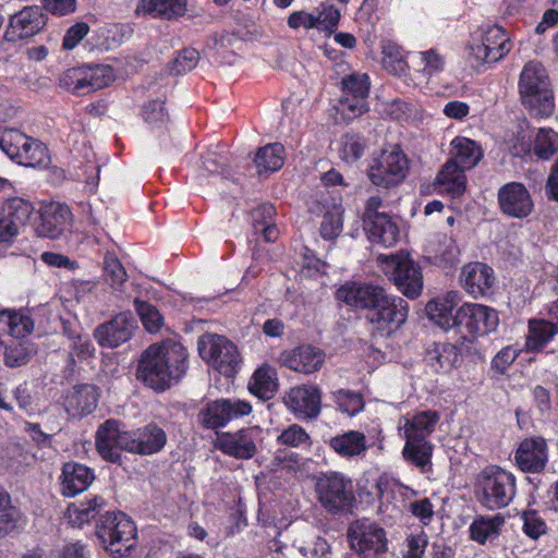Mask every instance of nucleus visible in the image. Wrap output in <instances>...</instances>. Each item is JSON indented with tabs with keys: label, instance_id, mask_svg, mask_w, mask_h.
Returning <instances> with one entry per match:
<instances>
[{
	"label": "nucleus",
	"instance_id": "e433bc0d",
	"mask_svg": "<svg viewBox=\"0 0 558 558\" xmlns=\"http://www.w3.org/2000/svg\"><path fill=\"white\" fill-rule=\"evenodd\" d=\"M415 70L424 78H432L445 70L446 57L438 48L410 53Z\"/></svg>",
	"mask_w": 558,
	"mask_h": 558
},
{
	"label": "nucleus",
	"instance_id": "bf43d9fd",
	"mask_svg": "<svg viewBox=\"0 0 558 558\" xmlns=\"http://www.w3.org/2000/svg\"><path fill=\"white\" fill-rule=\"evenodd\" d=\"M333 396L339 409L350 416L357 414L364 408L363 397L357 392L341 389Z\"/></svg>",
	"mask_w": 558,
	"mask_h": 558
},
{
	"label": "nucleus",
	"instance_id": "c85d7f7f",
	"mask_svg": "<svg viewBox=\"0 0 558 558\" xmlns=\"http://www.w3.org/2000/svg\"><path fill=\"white\" fill-rule=\"evenodd\" d=\"M47 22V17L39 7H27L12 15L4 26L3 35H37Z\"/></svg>",
	"mask_w": 558,
	"mask_h": 558
},
{
	"label": "nucleus",
	"instance_id": "f3484780",
	"mask_svg": "<svg viewBox=\"0 0 558 558\" xmlns=\"http://www.w3.org/2000/svg\"><path fill=\"white\" fill-rule=\"evenodd\" d=\"M500 211L517 219L529 217L534 210L531 193L523 183L509 182L504 184L497 193Z\"/></svg>",
	"mask_w": 558,
	"mask_h": 558
},
{
	"label": "nucleus",
	"instance_id": "ea45409f",
	"mask_svg": "<svg viewBox=\"0 0 558 558\" xmlns=\"http://www.w3.org/2000/svg\"><path fill=\"white\" fill-rule=\"evenodd\" d=\"M136 11L170 20L186 13L187 0H141Z\"/></svg>",
	"mask_w": 558,
	"mask_h": 558
},
{
	"label": "nucleus",
	"instance_id": "423d86ee",
	"mask_svg": "<svg viewBox=\"0 0 558 558\" xmlns=\"http://www.w3.org/2000/svg\"><path fill=\"white\" fill-rule=\"evenodd\" d=\"M197 345L202 359L220 374L231 377L238 372L241 361L238 348L226 337L205 333L199 337Z\"/></svg>",
	"mask_w": 558,
	"mask_h": 558
},
{
	"label": "nucleus",
	"instance_id": "c9c22d12",
	"mask_svg": "<svg viewBox=\"0 0 558 558\" xmlns=\"http://www.w3.org/2000/svg\"><path fill=\"white\" fill-rule=\"evenodd\" d=\"M34 330V320L25 311H0V331L14 338H25Z\"/></svg>",
	"mask_w": 558,
	"mask_h": 558
},
{
	"label": "nucleus",
	"instance_id": "6e6d98bb",
	"mask_svg": "<svg viewBox=\"0 0 558 558\" xmlns=\"http://www.w3.org/2000/svg\"><path fill=\"white\" fill-rule=\"evenodd\" d=\"M365 142L355 135H344L338 148L339 157L347 163L356 162L365 151Z\"/></svg>",
	"mask_w": 558,
	"mask_h": 558
},
{
	"label": "nucleus",
	"instance_id": "3c124183",
	"mask_svg": "<svg viewBox=\"0 0 558 558\" xmlns=\"http://www.w3.org/2000/svg\"><path fill=\"white\" fill-rule=\"evenodd\" d=\"M429 252L433 254L435 263L441 266L452 265L459 255L454 240L447 235L439 238L436 243H430Z\"/></svg>",
	"mask_w": 558,
	"mask_h": 558
},
{
	"label": "nucleus",
	"instance_id": "6e6552de",
	"mask_svg": "<svg viewBox=\"0 0 558 558\" xmlns=\"http://www.w3.org/2000/svg\"><path fill=\"white\" fill-rule=\"evenodd\" d=\"M409 171V159L398 147L384 149L373 158L368 168L371 182L379 187L389 189L403 182Z\"/></svg>",
	"mask_w": 558,
	"mask_h": 558
},
{
	"label": "nucleus",
	"instance_id": "13d9d810",
	"mask_svg": "<svg viewBox=\"0 0 558 558\" xmlns=\"http://www.w3.org/2000/svg\"><path fill=\"white\" fill-rule=\"evenodd\" d=\"M134 304L144 327L149 332H157L163 323V318L159 311L151 304L144 301L135 300Z\"/></svg>",
	"mask_w": 558,
	"mask_h": 558
},
{
	"label": "nucleus",
	"instance_id": "2eb2a0df",
	"mask_svg": "<svg viewBox=\"0 0 558 558\" xmlns=\"http://www.w3.org/2000/svg\"><path fill=\"white\" fill-rule=\"evenodd\" d=\"M262 440V428L252 426L235 433H222L217 437V448L235 459H251L257 451V444Z\"/></svg>",
	"mask_w": 558,
	"mask_h": 558
},
{
	"label": "nucleus",
	"instance_id": "ddd939ff",
	"mask_svg": "<svg viewBox=\"0 0 558 558\" xmlns=\"http://www.w3.org/2000/svg\"><path fill=\"white\" fill-rule=\"evenodd\" d=\"M343 95L338 111L347 120L355 119L367 111L366 98L369 93V77L365 73H351L342 78Z\"/></svg>",
	"mask_w": 558,
	"mask_h": 558
},
{
	"label": "nucleus",
	"instance_id": "0eeeda50",
	"mask_svg": "<svg viewBox=\"0 0 558 558\" xmlns=\"http://www.w3.org/2000/svg\"><path fill=\"white\" fill-rule=\"evenodd\" d=\"M482 504L489 509L506 507L514 497L515 478L500 468H486L478 477Z\"/></svg>",
	"mask_w": 558,
	"mask_h": 558
},
{
	"label": "nucleus",
	"instance_id": "338daca9",
	"mask_svg": "<svg viewBox=\"0 0 558 558\" xmlns=\"http://www.w3.org/2000/svg\"><path fill=\"white\" fill-rule=\"evenodd\" d=\"M199 59V53L193 48L183 49L180 54L174 59L172 71L175 74H181L192 70L196 66Z\"/></svg>",
	"mask_w": 558,
	"mask_h": 558
},
{
	"label": "nucleus",
	"instance_id": "58836bf2",
	"mask_svg": "<svg viewBox=\"0 0 558 558\" xmlns=\"http://www.w3.org/2000/svg\"><path fill=\"white\" fill-rule=\"evenodd\" d=\"M329 446L343 458L357 457L367 450L366 437L359 430H349L331 437Z\"/></svg>",
	"mask_w": 558,
	"mask_h": 558
},
{
	"label": "nucleus",
	"instance_id": "bb28decb",
	"mask_svg": "<svg viewBox=\"0 0 558 558\" xmlns=\"http://www.w3.org/2000/svg\"><path fill=\"white\" fill-rule=\"evenodd\" d=\"M515 462L524 472H539L547 462V446L542 437L525 438L515 451Z\"/></svg>",
	"mask_w": 558,
	"mask_h": 558
},
{
	"label": "nucleus",
	"instance_id": "412c9836",
	"mask_svg": "<svg viewBox=\"0 0 558 558\" xmlns=\"http://www.w3.org/2000/svg\"><path fill=\"white\" fill-rule=\"evenodd\" d=\"M72 223V213L65 204L50 203L41 207L40 221L36 227L39 236L57 239L68 231Z\"/></svg>",
	"mask_w": 558,
	"mask_h": 558
},
{
	"label": "nucleus",
	"instance_id": "0e129e2a",
	"mask_svg": "<svg viewBox=\"0 0 558 558\" xmlns=\"http://www.w3.org/2000/svg\"><path fill=\"white\" fill-rule=\"evenodd\" d=\"M277 441L280 445L289 447H300L308 444L310 435L302 426L293 424L282 430V433L277 437Z\"/></svg>",
	"mask_w": 558,
	"mask_h": 558
},
{
	"label": "nucleus",
	"instance_id": "6ab92c4d",
	"mask_svg": "<svg viewBox=\"0 0 558 558\" xmlns=\"http://www.w3.org/2000/svg\"><path fill=\"white\" fill-rule=\"evenodd\" d=\"M283 402L295 416L314 418L320 412L322 393L317 386L300 385L284 395Z\"/></svg>",
	"mask_w": 558,
	"mask_h": 558
},
{
	"label": "nucleus",
	"instance_id": "c03bdc74",
	"mask_svg": "<svg viewBox=\"0 0 558 558\" xmlns=\"http://www.w3.org/2000/svg\"><path fill=\"white\" fill-rule=\"evenodd\" d=\"M433 451L434 446L430 441H405L402 457L422 472H427L432 469Z\"/></svg>",
	"mask_w": 558,
	"mask_h": 558
},
{
	"label": "nucleus",
	"instance_id": "7ed1b4c3",
	"mask_svg": "<svg viewBox=\"0 0 558 558\" xmlns=\"http://www.w3.org/2000/svg\"><path fill=\"white\" fill-rule=\"evenodd\" d=\"M378 263L384 274L409 299H416L423 291V274L420 265L408 252L380 254Z\"/></svg>",
	"mask_w": 558,
	"mask_h": 558
},
{
	"label": "nucleus",
	"instance_id": "8fccbe9b",
	"mask_svg": "<svg viewBox=\"0 0 558 558\" xmlns=\"http://www.w3.org/2000/svg\"><path fill=\"white\" fill-rule=\"evenodd\" d=\"M20 518V510L12 504L10 494L0 486V537L13 531Z\"/></svg>",
	"mask_w": 558,
	"mask_h": 558
},
{
	"label": "nucleus",
	"instance_id": "393cba45",
	"mask_svg": "<svg viewBox=\"0 0 558 558\" xmlns=\"http://www.w3.org/2000/svg\"><path fill=\"white\" fill-rule=\"evenodd\" d=\"M280 363L298 373L312 374L319 371L325 362V353L313 345L303 344L280 354Z\"/></svg>",
	"mask_w": 558,
	"mask_h": 558
},
{
	"label": "nucleus",
	"instance_id": "dca6fc26",
	"mask_svg": "<svg viewBox=\"0 0 558 558\" xmlns=\"http://www.w3.org/2000/svg\"><path fill=\"white\" fill-rule=\"evenodd\" d=\"M130 432L121 430L116 420H107L96 433V449L106 461L121 463L120 450L129 451Z\"/></svg>",
	"mask_w": 558,
	"mask_h": 558
},
{
	"label": "nucleus",
	"instance_id": "72a5a7b5",
	"mask_svg": "<svg viewBox=\"0 0 558 558\" xmlns=\"http://www.w3.org/2000/svg\"><path fill=\"white\" fill-rule=\"evenodd\" d=\"M365 223L371 242L384 247H391L398 242L399 228L389 215L375 216Z\"/></svg>",
	"mask_w": 558,
	"mask_h": 558
},
{
	"label": "nucleus",
	"instance_id": "a878e982",
	"mask_svg": "<svg viewBox=\"0 0 558 558\" xmlns=\"http://www.w3.org/2000/svg\"><path fill=\"white\" fill-rule=\"evenodd\" d=\"M439 422L436 411L427 410L407 414L399 421V430L405 441H428Z\"/></svg>",
	"mask_w": 558,
	"mask_h": 558
},
{
	"label": "nucleus",
	"instance_id": "e2e57ef3",
	"mask_svg": "<svg viewBox=\"0 0 558 558\" xmlns=\"http://www.w3.org/2000/svg\"><path fill=\"white\" fill-rule=\"evenodd\" d=\"M142 114L145 122L154 128L166 124L169 119L168 112L161 100H151L147 102L143 107Z\"/></svg>",
	"mask_w": 558,
	"mask_h": 558
},
{
	"label": "nucleus",
	"instance_id": "f03ea898",
	"mask_svg": "<svg viewBox=\"0 0 558 558\" xmlns=\"http://www.w3.org/2000/svg\"><path fill=\"white\" fill-rule=\"evenodd\" d=\"M548 86V75L542 63L530 61L523 66L519 92L522 104L535 116L547 114L554 108V96Z\"/></svg>",
	"mask_w": 558,
	"mask_h": 558
},
{
	"label": "nucleus",
	"instance_id": "20e7f679",
	"mask_svg": "<svg viewBox=\"0 0 558 558\" xmlns=\"http://www.w3.org/2000/svg\"><path fill=\"white\" fill-rule=\"evenodd\" d=\"M96 534L105 549L116 558L126 555L136 544L135 524L123 512L101 515Z\"/></svg>",
	"mask_w": 558,
	"mask_h": 558
},
{
	"label": "nucleus",
	"instance_id": "864d4df0",
	"mask_svg": "<svg viewBox=\"0 0 558 558\" xmlns=\"http://www.w3.org/2000/svg\"><path fill=\"white\" fill-rule=\"evenodd\" d=\"M222 399L207 403L198 413L201 424L206 428H218L228 424Z\"/></svg>",
	"mask_w": 558,
	"mask_h": 558
},
{
	"label": "nucleus",
	"instance_id": "39448f33",
	"mask_svg": "<svg viewBox=\"0 0 558 558\" xmlns=\"http://www.w3.org/2000/svg\"><path fill=\"white\" fill-rule=\"evenodd\" d=\"M367 314L368 330L374 338H388L405 323L409 305L400 296L386 295Z\"/></svg>",
	"mask_w": 558,
	"mask_h": 558
},
{
	"label": "nucleus",
	"instance_id": "2f4dec72",
	"mask_svg": "<svg viewBox=\"0 0 558 558\" xmlns=\"http://www.w3.org/2000/svg\"><path fill=\"white\" fill-rule=\"evenodd\" d=\"M99 393L93 385L73 387L64 397L65 411L73 417L90 414L97 407Z\"/></svg>",
	"mask_w": 558,
	"mask_h": 558
},
{
	"label": "nucleus",
	"instance_id": "5701e85b",
	"mask_svg": "<svg viewBox=\"0 0 558 558\" xmlns=\"http://www.w3.org/2000/svg\"><path fill=\"white\" fill-rule=\"evenodd\" d=\"M461 301V293L456 290L447 291L444 294L430 300L425 307L428 318L444 330H451L459 326L457 319V305Z\"/></svg>",
	"mask_w": 558,
	"mask_h": 558
},
{
	"label": "nucleus",
	"instance_id": "f8f14e48",
	"mask_svg": "<svg viewBox=\"0 0 558 558\" xmlns=\"http://www.w3.org/2000/svg\"><path fill=\"white\" fill-rule=\"evenodd\" d=\"M351 548L361 558H381L388 539L383 527L369 520H359L349 529Z\"/></svg>",
	"mask_w": 558,
	"mask_h": 558
},
{
	"label": "nucleus",
	"instance_id": "9b49d317",
	"mask_svg": "<svg viewBox=\"0 0 558 558\" xmlns=\"http://www.w3.org/2000/svg\"><path fill=\"white\" fill-rule=\"evenodd\" d=\"M2 150L17 163L25 167H46L49 163L47 147L23 133L11 131L0 141Z\"/></svg>",
	"mask_w": 558,
	"mask_h": 558
},
{
	"label": "nucleus",
	"instance_id": "4d7b16f0",
	"mask_svg": "<svg viewBox=\"0 0 558 558\" xmlns=\"http://www.w3.org/2000/svg\"><path fill=\"white\" fill-rule=\"evenodd\" d=\"M381 62L384 68L393 75H401L408 69V63L404 60L400 49L389 44L383 45Z\"/></svg>",
	"mask_w": 558,
	"mask_h": 558
},
{
	"label": "nucleus",
	"instance_id": "de8ad7c7",
	"mask_svg": "<svg viewBox=\"0 0 558 558\" xmlns=\"http://www.w3.org/2000/svg\"><path fill=\"white\" fill-rule=\"evenodd\" d=\"M558 332L557 325L543 320L535 319L529 324V335L526 336V349L536 351L548 343L553 337Z\"/></svg>",
	"mask_w": 558,
	"mask_h": 558
},
{
	"label": "nucleus",
	"instance_id": "4468645a",
	"mask_svg": "<svg viewBox=\"0 0 558 558\" xmlns=\"http://www.w3.org/2000/svg\"><path fill=\"white\" fill-rule=\"evenodd\" d=\"M457 319L472 337L494 332L499 326L498 312L478 303H463L457 308Z\"/></svg>",
	"mask_w": 558,
	"mask_h": 558
},
{
	"label": "nucleus",
	"instance_id": "f257e3e1",
	"mask_svg": "<svg viewBox=\"0 0 558 558\" xmlns=\"http://www.w3.org/2000/svg\"><path fill=\"white\" fill-rule=\"evenodd\" d=\"M187 368V352L174 341L150 345L142 355L137 374L148 387L165 391L177 383Z\"/></svg>",
	"mask_w": 558,
	"mask_h": 558
},
{
	"label": "nucleus",
	"instance_id": "473e14b6",
	"mask_svg": "<svg viewBox=\"0 0 558 558\" xmlns=\"http://www.w3.org/2000/svg\"><path fill=\"white\" fill-rule=\"evenodd\" d=\"M450 161L460 165L466 170L476 167L484 157V149L480 143L464 136H457L450 143Z\"/></svg>",
	"mask_w": 558,
	"mask_h": 558
},
{
	"label": "nucleus",
	"instance_id": "c756f323",
	"mask_svg": "<svg viewBox=\"0 0 558 558\" xmlns=\"http://www.w3.org/2000/svg\"><path fill=\"white\" fill-rule=\"evenodd\" d=\"M130 436L129 452L138 454L156 453L165 447L167 441L165 430L155 424L132 430Z\"/></svg>",
	"mask_w": 558,
	"mask_h": 558
},
{
	"label": "nucleus",
	"instance_id": "4be33fe9",
	"mask_svg": "<svg viewBox=\"0 0 558 558\" xmlns=\"http://www.w3.org/2000/svg\"><path fill=\"white\" fill-rule=\"evenodd\" d=\"M386 291L379 286L348 282L341 286L336 296L339 301L359 308H367L371 312L378 302H383Z\"/></svg>",
	"mask_w": 558,
	"mask_h": 558
},
{
	"label": "nucleus",
	"instance_id": "774afa93",
	"mask_svg": "<svg viewBox=\"0 0 558 558\" xmlns=\"http://www.w3.org/2000/svg\"><path fill=\"white\" fill-rule=\"evenodd\" d=\"M407 550L403 558H422L428 544L427 535L423 532L407 537Z\"/></svg>",
	"mask_w": 558,
	"mask_h": 558
},
{
	"label": "nucleus",
	"instance_id": "052dcab7",
	"mask_svg": "<svg viewBox=\"0 0 558 558\" xmlns=\"http://www.w3.org/2000/svg\"><path fill=\"white\" fill-rule=\"evenodd\" d=\"M33 210L34 207L32 203L21 197H13L8 199L4 206V211L8 215L7 218L14 220L17 225L25 223Z\"/></svg>",
	"mask_w": 558,
	"mask_h": 558
},
{
	"label": "nucleus",
	"instance_id": "9d476101",
	"mask_svg": "<svg viewBox=\"0 0 558 558\" xmlns=\"http://www.w3.org/2000/svg\"><path fill=\"white\" fill-rule=\"evenodd\" d=\"M315 492L320 505L329 512L349 508L354 499L352 482L337 472L318 475Z\"/></svg>",
	"mask_w": 558,
	"mask_h": 558
},
{
	"label": "nucleus",
	"instance_id": "79ce46f5",
	"mask_svg": "<svg viewBox=\"0 0 558 558\" xmlns=\"http://www.w3.org/2000/svg\"><path fill=\"white\" fill-rule=\"evenodd\" d=\"M37 354V345L27 339L13 340L5 345L3 361L8 367H21Z\"/></svg>",
	"mask_w": 558,
	"mask_h": 558
},
{
	"label": "nucleus",
	"instance_id": "a18cd8bd",
	"mask_svg": "<svg viewBox=\"0 0 558 558\" xmlns=\"http://www.w3.org/2000/svg\"><path fill=\"white\" fill-rule=\"evenodd\" d=\"M275 213V207L271 204H263L252 214L254 232L262 234L266 242H274L279 234L278 228L274 223Z\"/></svg>",
	"mask_w": 558,
	"mask_h": 558
},
{
	"label": "nucleus",
	"instance_id": "b1692460",
	"mask_svg": "<svg viewBox=\"0 0 558 558\" xmlns=\"http://www.w3.org/2000/svg\"><path fill=\"white\" fill-rule=\"evenodd\" d=\"M135 328V322L131 314L120 313L111 320L98 326L94 336L101 347L117 348L126 342Z\"/></svg>",
	"mask_w": 558,
	"mask_h": 558
},
{
	"label": "nucleus",
	"instance_id": "f704fd0d",
	"mask_svg": "<svg viewBox=\"0 0 558 558\" xmlns=\"http://www.w3.org/2000/svg\"><path fill=\"white\" fill-rule=\"evenodd\" d=\"M465 170L454 161L448 160L439 170L436 177V184L441 192L450 194L452 197L462 195L466 189Z\"/></svg>",
	"mask_w": 558,
	"mask_h": 558
},
{
	"label": "nucleus",
	"instance_id": "cd10ccee",
	"mask_svg": "<svg viewBox=\"0 0 558 558\" xmlns=\"http://www.w3.org/2000/svg\"><path fill=\"white\" fill-rule=\"evenodd\" d=\"M460 361V350L452 343L437 342L426 349V365L435 374H450L453 369L458 368Z\"/></svg>",
	"mask_w": 558,
	"mask_h": 558
},
{
	"label": "nucleus",
	"instance_id": "7c9ffc66",
	"mask_svg": "<svg viewBox=\"0 0 558 558\" xmlns=\"http://www.w3.org/2000/svg\"><path fill=\"white\" fill-rule=\"evenodd\" d=\"M95 478L92 469L77 462H66L62 468L60 485L62 495L74 497L86 490Z\"/></svg>",
	"mask_w": 558,
	"mask_h": 558
},
{
	"label": "nucleus",
	"instance_id": "4c0bfd02",
	"mask_svg": "<svg viewBox=\"0 0 558 558\" xmlns=\"http://www.w3.org/2000/svg\"><path fill=\"white\" fill-rule=\"evenodd\" d=\"M504 525L505 518L499 513L477 517L470 525L471 538L481 545L494 542L500 535Z\"/></svg>",
	"mask_w": 558,
	"mask_h": 558
},
{
	"label": "nucleus",
	"instance_id": "603ef678",
	"mask_svg": "<svg viewBox=\"0 0 558 558\" xmlns=\"http://www.w3.org/2000/svg\"><path fill=\"white\" fill-rule=\"evenodd\" d=\"M534 154L543 160H548L558 151V134L553 129H539L535 135Z\"/></svg>",
	"mask_w": 558,
	"mask_h": 558
},
{
	"label": "nucleus",
	"instance_id": "37998d69",
	"mask_svg": "<svg viewBox=\"0 0 558 558\" xmlns=\"http://www.w3.org/2000/svg\"><path fill=\"white\" fill-rule=\"evenodd\" d=\"M286 158L284 147L280 143L268 144L259 148L255 155L254 163L258 173L279 170Z\"/></svg>",
	"mask_w": 558,
	"mask_h": 558
},
{
	"label": "nucleus",
	"instance_id": "69168bd1",
	"mask_svg": "<svg viewBox=\"0 0 558 558\" xmlns=\"http://www.w3.org/2000/svg\"><path fill=\"white\" fill-rule=\"evenodd\" d=\"M519 354L520 350L513 345H507L502 348L493 357L490 365L492 369L499 375H504L519 356Z\"/></svg>",
	"mask_w": 558,
	"mask_h": 558
},
{
	"label": "nucleus",
	"instance_id": "09e8293b",
	"mask_svg": "<svg viewBox=\"0 0 558 558\" xmlns=\"http://www.w3.org/2000/svg\"><path fill=\"white\" fill-rule=\"evenodd\" d=\"M104 506V500L95 497L87 502L72 504L66 511V518L72 526L81 527L89 523Z\"/></svg>",
	"mask_w": 558,
	"mask_h": 558
},
{
	"label": "nucleus",
	"instance_id": "a211bd4d",
	"mask_svg": "<svg viewBox=\"0 0 558 558\" xmlns=\"http://www.w3.org/2000/svg\"><path fill=\"white\" fill-rule=\"evenodd\" d=\"M459 279L463 290L473 299L488 298L496 284L493 268L480 262L464 265Z\"/></svg>",
	"mask_w": 558,
	"mask_h": 558
},
{
	"label": "nucleus",
	"instance_id": "5fc2aeb1",
	"mask_svg": "<svg viewBox=\"0 0 558 558\" xmlns=\"http://www.w3.org/2000/svg\"><path fill=\"white\" fill-rule=\"evenodd\" d=\"M104 277L106 282L114 290H121L128 275L114 254L108 253L104 259Z\"/></svg>",
	"mask_w": 558,
	"mask_h": 558
},
{
	"label": "nucleus",
	"instance_id": "aec40b11",
	"mask_svg": "<svg viewBox=\"0 0 558 558\" xmlns=\"http://www.w3.org/2000/svg\"><path fill=\"white\" fill-rule=\"evenodd\" d=\"M512 45L505 37H473L468 46V59L473 68L493 63L505 57Z\"/></svg>",
	"mask_w": 558,
	"mask_h": 558
},
{
	"label": "nucleus",
	"instance_id": "1a4fd4ad",
	"mask_svg": "<svg viewBox=\"0 0 558 558\" xmlns=\"http://www.w3.org/2000/svg\"><path fill=\"white\" fill-rule=\"evenodd\" d=\"M116 80L113 69L108 64H89L71 68L60 82L74 94H88L109 86Z\"/></svg>",
	"mask_w": 558,
	"mask_h": 558
},
{
	"label": "nucleus",
	"instance_id": "680f3d73",
	"mask_svg": "<svg viewBox=\"0 0 558 558\" xmlns=\"http://www.w3.org/2000/svg\"><path fill=\"white\" fill-rule=\"evenodd\" d=\"M342 209L335 207L332 211H328L324 215L320 223V234L326 240H332L337 238L342 231Z\"/></svg>",
	"mask_w": 558,
	"mask_h": 558
},
{
	"label": "nucleus",
	"instance_id": "a19ab883",
	"mask_svg": "<svg viewBox=\"0 0 558 558\" xmlns=\"http://www.w3.org/2000/svg\"><path fill=\"white\" fill-rule=\"evenodd\" d=\"M250 391L260 399H271L278 389L277 372L269 365H262L248 383Z\"/></svg>",
	"mask_w": 558,
	"mask_h": 558
},
{
	"label": "nucleus",
	"instance_id": "49530a36",
	"mask_svg": "<svg viewBox=\"0 0 558 558\" xmlns=\"http://www.w3.org/2000/svg\"><path fill=\"white\" fill-rule=\"evenodd\" d=\"M315 29L328 35H349L348 33H336L339 27L341 11L335 4L327 1L322 2L314 9Z\"/></svg>",
	"mask_w": 558,
	"mask_h": 558
}]
</instances>
